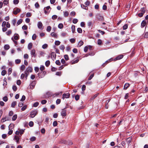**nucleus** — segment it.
Listing matches in <instances>:
<instances>
[{"label": "nucleus", "mask_w": 148, "mask_h": 148, "mask_svg": "<svg viewBox=\"0 0 148 148\" xmlns=\"http://www.w3.org/2000/svg\"><path fill=\"white\" fill-rule=\"evenodd\" d=\"M71 29L73 33H74L75 30V26L74 25H72L71 26Z\"/></svg>", "instance_id": "nucleus-28"}, {"label": "nucleus", "mask_w": 148, "mask_h": 148, "mask_svg": "<svg viewBox=\"0 0 148 148\" xmlns=\"http://www.w3.org/2000/svg\"><path fill=\"white\" fill-rule=\"evenodd\" d=\"M8 120V118L7 117H5V118H3L1 120V122H3L6 121Z\"/></svg>", "instance_id": "nucleus-13"}, {"label": "nucleus", "mask_w": 148, "mask_h": 148, "mask_svg": "<svg viewBox=\"0 0 148 148\" xmlns=\"http://www.w3.org/2000/svg\"><path fill=\"white\" fill-rule=\"evenodd\" d=\"M51 57L52 58V57L53 58L55 59L56 57V54L54 52H52L51 53Z\"/></svg>", "instance_id": "nucleus-11"}, {"label": "nucleus", "mask_w": 148, "mask_h": 148, "mask_svg": "<svg viewBox=\"0 0 148 148\" xmlns=\"http://www.w3.org/2000/svg\"><path fill=\"white\" fill-rule=\"evenodd\" d=\"M64 57L66 60H69V56L67 55H64Z\"/></svg>", "instance_id": "nucleus-49"}, {"label": "nucleus", "mask_w": 148, "mask_h": 148, "mask_svg": "<svg viewBox=\"0 0 148 148\" xmlns=\"http://www.w3.org/2000/svg\"><path fill=\"white\" fill-rule=\"evenodd\" d=\"M21 11L20 9L18 8H16V10H14L13 11V14L14 15H16Z\"/></svg>", "instance_id": "nucleus-5"}, {"label": "nucleus", "mask_w": 148, "mask_h": 148, "mask_svg": "<svg viewBox=\"0 0 148 148\" xmlns=\"http://www.w3.org/2000/svg\"><path fill=\"white\" fill-rule=\"evenodd\" d=\"M132 141V138L131 137L128 138L127 140L126 141L127 144L129 145L130 143Z\"/></svg>", "instance_id": "nucleus-14"}, {"label": "nucleus", "mask_w": 148, "mask_h": 148, "mask_svg": "<svg viewBox=\"0 0 148 148\" xmlns=\"http://www.w3.org/2000/svg\"><path fill=\"white\" fill-rule=\"evenodd\" d=\"M25 66L24 65H23L21 66V69L22 71H24L25 69Z\"/></svg>", "instance_id": "nucleus-60"}, {"label": "nucleus", "mask_w": 148, "mask_h": 148, "mask_svg": "<svg viewBox=\"0 0 148 148\" xmlns=\"http://www.w3.org/2000/svg\"><path fill=\"white\" fill-rule=\"evenodd\" d=\"M146 24V22L145 21H143L141 23V26L142 27H144Z\"/></svg>", "instance_id": "nucleus-21"}, {"label": "nucleus", "mask_w": 148, "mask_h": 148, "mask_svg": "<svg viewBox=\"0 0 148 148\" xmlns=\"http://www.w3.org/2000/svg\"><path fill=\"white\" fill-rule=\"evenodd\" d=\"M23 20L22 19H20L18 20L17 22V24L18 25H20L21 24Z\"/></svg>", "instance_id": "nucleus-40"}, {"label": "nucleus", "mask_w": 148, "mask_h": 148, "mask_svg": "<svg viewBox=\"0 0 148 148\" xmlns=\"http://www.w3.org/2000/svg\"><path fill=\"white\" fill-rule=\"evenodd\" d=\"M46 73V72L45 71H41V72L38 74V77L40 78H42L43 77Z\"/></svg>", "instance_id": "nucleus-2"}, {"label": "nucleus", "mask_w": 148, "mask_h": 148, "mask_svg": "<svg viewBox=\"0 0 148 148\" xmlns=\"http://www.w3.org/2000/svg\"><path fill=\"white\" fill-rule=\"evenodd\" d=\"M38 114V111L36 110H32L30 112V117L31 118L34 117Z\"/></svg>", "instance_id": "nucleus-1"}, {"label": "nucleus", "mask_w": 148, "mask_h": 148, "mask_svg": "<svg viewBox=\"0 0 148 148\" xmlns=\"http://www.w3.org/2000/svg\"><path fill=\"white\" fill-rule=\"evenodd\" d=\"M120 59V56L119 55L115 58H114V60L116 61L117 60H119Z\"/></svg>", "instance_id": "nucleus-39"}, {"label": "nucleus", "mask_w": 148, "mask_h": 148, "mask_svg": "<svg viewBox=\"0 0 148 148\" xmlns=\"http://www.w3.org/2000/svg\"><path fill=\"white\" fill-rule=\"evenodd\" d=\"M63 13L64 14V15L65 17L67 16L69 14L68 12L67 11L63 12Z\"/></svg>", "instance_id": "nucleus-27"}, {"label": "nucleus", "mask_w": 148, "mask_h": 148, "mask_svg": "<svg viewBox=\"0 0 148 148\" xmlns=\"http://www.w3.org/2000/svg\"><path fill=\"white\" fill-rule=\"evenodd\" d=\"M6 73V72L5 70H3L1 72V75L4 76Z\"/></svg>", "instance_id": "nucleus-47"}, {"label": "nucleus", "mask_w": 148, "mask_h": 148, "mask_svg": "<svg viewBox=\"0 0 148 148\" xmlns=\"http://www.w3.org/2000/svg\"><path fill=\"white\" fill-rule=\"evenodd\" d=\"M70 42L73 43L75 42V39L74 38H71L70 40Z\"/></svg>", "instance_id": "nucleus-61"}, {"label": "nucleus", "mask_w": 148, "mask_h": 148, "mask_svg": "<svg viewBox=\"0 0 148 148\" xmlns=\"http://www.w3.org/2000/svg\"><path fill=\"white\" fill-rule=\"evenodd\" d=\"M12 33V31L11 30H9L8 32H6V34L7 35H9Z\"/></svg>", "instance_id": "nucleus-29"}, {"label": "nucleus", "mask_w": 148, "mask_h": 148, "mask_svg": "<svg viewBox=\"0 0 148 148\" xmlns=\"http://www.w3.org/2000/svg\"><path fill=\"white\" fill-rule=\"evenodd\" d=\"M77 31L79 33H81L82 32V29L80 28H78L77 29Z\"/></svg>", "instance_id": "nucleus-37"}, {"label": "nucleus", "mask_w": 148, "mask_h": 148, "mask_svg": "<svg viewBox=\"0 0 148 148\" xmlns=\"http://www.w3.org/2000/svg\"><path fill=\"white\" fill-rule=\"evenodd\" d=\"M37 25L38 28L41 29L43 26V25L42 22L40 21H39L38 22Z\"/></svg>", "instance_id": "nucleus-10"}, {"label": "nucleus", "mask_w": 148, "mask_h": 148, "mask_svg": "<svg viewBox=\"0 0 148 148\" xmlns=\"http://www.w3.org/2000/svg\"><path fill=\"white\" fill-rule=\"evenodd\" d=\"M70 94L69 93H64L62 95V98L64 99V98H68L69 97Z\"/></svg>", "instance_id": "nucleus-4"}, {"label": "nucleus", "mask_w": 148, "mask_h": 148, "mask_svg": "<svg viewBox=\"0 0 148 148\" xmlns=\"http://www.w3.org/2000/svg\"><path fill=\"white\" fill-rule=\"evenodd\" d=\"M98 94L97 93L92 96L90 98V99L93 100L98 95Z\"/></svg>", "instance_id": "nucleus-26"}, {"label": "nucleus", "mask_w": 148, "mask_h": 148, "mask_svg": "<svg viewBox=\"0 0 148 148\" xmlns=\"http://www.w3.org/2000/svg\"><path fill=\"white\" fill-rule=\"evenodd\" d=\"M55 44L56 45H59L60 43V42L58 40H56L55 42Z\"/></svg>", "instance_id": "nucleus-41"}, {"label": "nucleus", "mask_w": 148, "mask_h": 148, "mask_svg": "<svg viewBox=\"0 0 148 148\" xmlns=\"http://www.w3.org/2000/svg\"><path fill=\"white\" fill-rule=\"evenodd\" d=\"M67 108V107H66L63 109L62 110V112H61V115L63 116H65L66 115V111L65 110Z\"/></svg>", "instance_id": "nucleus-3"}, {"label": "nucleus", "mask_w": 148, "mask_h": 148, "mask_svg": "<svg viewBox=\"0 0 148 148\" xmlns=\"http://www.w3.org/2000/svg\"><path fill=\"white\" fill-rule=\"evenodd\" d=\"M63 27V24L62 23H60L58 25V27L60 29H62Z\"/></svg>", "instance_id": "nucleus-32"}, {"label": "nucleus", "mask_w": 148, "mask_h": 148, "mask_svg": "<svg viewBox=\"0 0 148 148\" xmlns=\"http://www.w3.org/2000/svg\"><path fill=\"white\" fill-rule=\"evenodd\" d=\"M60 49L64 50L65 49L64 46V45H62L60 46Z\"/></svg>", "instance_id": "nucleus-54"}, {"label": "nucleus", "mask_w": 148, "mask_h": 148, "mask_svg": "<svg viewBox=\"0 0 148 148\" xmlns=\"http://www.w3.org/2000/svg\"><path fill=\"white\" fill-rule=\"evenodd\" d=\"M12 89L14 91H16L17 90V88L15 85H13L12 86Z\"/></svg>", "instance_id": "nucleus-48"}, {"label": "nucleus", "mask_w": 148, "mask_h": 148, "mask_svg": "<svg viewBox=\"0 0 148 148\" xmlns=\"http://www.w3.org/2000/svg\"><path fill=\"white\" fill-rule=\"evenodd\" d=\"M23 105L24 104L23 102H20L18 103V106L19 107H21L23 106Z\"/></svg>", "instance_id": "nucleus-45"}, {"label": "nucleus", "mask_w": 148, "mask_h": 148, "mask_svg": "<svg viewBox=\"0 0 148 148\" xmlns=\"http://www.w3.org/2000/svg\"><path fill=\"white\" fill-rule=\"evenodd\" d=\"M33 69L31 67H28L27 68L26 71V72H29L30 73L32 72Z\"/></svg>", "instance_id": "nucleus-8"}, {"label": "nucleus", "mask_w": 148, "mask_h": 148, "mask_svg": "<svg viewBox=\"0 0 148 148\" xmlns=\"http://www.w3.org/2000/svg\"><path fill=\"white\" fill-rule=\"evenodd\" d=\"M78 22V20L77 19L75 18L73 19V23L75 24L76 23Z\"/></svg>", "instance_id": "nucleus-63"}, {"label": "nucleus", "mask_w": 148, "mask_h": 148, "mask_svg": "<svg viewBox=\"0 0 148 148\" xmlns=\"http://www.w3.org/2000/svg\"><path fill=\"white\" fill-rule=\"evenodd\" d=\"M31 54L33 56L36 57V55L35 54V50L34 49L32 50L31 51Z\"/></svg>", "instance_id": "nucleus-12"}, {"label": "nucleus", "mask_w": 148, "mask_h": 148, "mask_svg": "<svg viewBox=\"0 0 148 148\" xmlns=\"http://www.w3.org/2000/svg\"><path fill=\"white\" fill-rule=\"evenodd\" d=\"M79 60L78 59H76V60L74 61H71V64H74L78 62Z\"/></svg>", "instance_id": "nucleus-33"}, {"label": "nucleus", "mask_w": 148, "mask_h": 148, "mask_svg": "<svg viewBox=\"0 0 148 148\" xmlns=\"http://www.w3.org/2000/svg\"><path fill=\"white\" fill-rule=\"evenodd\" d=\"M68 142L67 141H66V140H61L60 143H64L65 144H67V143Z\"/></svg>", "instance_id": "nucleus-22"}, {"label": "nucleus", "mask_w": 148, "mask_h": 148, "mask_svg": "<svg viewBox=\"0 0 148 148\" xmlns=\"http://www.w3.org/2000/svg\"><path fill=\"white\" fill-rule=\"evenodd\" d=\"M33 125H34V123H33V122L32 121H30L29 123V125L30 127H32L33 126Z\"/></svg>", "instance_id": "nucleus-53"}, {"label": "nucleus", "mask_w": 148, "mask_h": 148, "mask_svg": "<svg viewBox=\"0 0 148 148\" xmlns=\"http://www.w3.org/2000/svg\"><path fill=\"white\" fill-rule=\"evenodd\" d=\"M55 63L57 65H60L61 64L59 60H56Z\"/></svg>", "instance_id": "nucleus-57"}, {"label": "nucleus", "mask_w": 148, "mask_h": 148, "mask_svg": "<svg viewBox=\"0 0 148 148\" xmlns=\"http://www.w3.org/2000/svg\"><path fill=\"white\" fill-rule=\"evenodd\" d=\"M58 125L57 122L56 121H54L53 123V125L54 127Z\"/></svg>", "instance_id": "nucleus-56"}, {"label": "nucleus", "mask_w": 148, "mask_h": 148, "mask_svg": "<svg viewBox=\"0 0 148 148\" xmlns=\"http://www.w3.org/2000/svg\"><path fill=\"white\" fill-rule=\"evenodd\" d=\"M17 118V115L16 114L14 115L12 118V120L13 121H15Z\"/></svg>", "instance_id": "nucleus-31"}, {"label": "nucleus", "mask_w": 148, "mask_h": 148, "mask_svg": "<svg viewBox=\"0 0 148 148\" xmlns=\"http://www.w3.org/2000/svg\"><path fill=\"white\" fill-rule=\"evenodd\" d=\"M36 138L34 136H33L30 138V141H34L36 140Z\"/></svg>", "instance_id": "nucleus-55"}, {"label": "nucleus", "mask_w": 148, "mask_h": 148, "mask_svg": "<svg viewBox=\"0 0 148 148\" xmlns=\"http://www.w3.org/2000/svg\"><path fill=\"white\" fill-rule=\"evenodd\" d=\"M45 65L46 66L48 67L50 64V62L49 60L47 61L45 63Z\"/></svg>", "instance_id": "nucleus-23"}, {"label": "nucleus", "mask_w": 148, "mask_h": 148, "mask_svg": "<svg viewBox=\"0 0 148 148\" xmlns=\"http://www.w3.org/2000/svg\"><path fill=\"white\" fill-rule=\"evenodd\" d=\"M51 27L50 26H48L47 27V31L48 32H50L51 30Z\"/></svg>", "instance_id": "nucleus-42"}, {"label": "nucleus", "mask_w": 148, "mask_h": 148, "mask_svg": "<svg viewBox=\"0 0 148 148\" xmlns=\"http://www.w3.org/2000/svg\"><path fill=\"white\" fill-rule=\"evenodd\" d=\"M130 85V84L128 83H125L124 85L123 89L125 90L127 89L129 86Z\"/></svg>", "instance_id": "nucleus-9"}, {"label": "nucleus", "mask_w": 148, "mask_h": 148, "mask_svg": "<svg viewBox=\"0 0 148 148\" xmlns=\"http://www.w3.org/2000/svg\"><path fill=\"white\" fill-rule=\"evenodd\" d=\"M14 140H16V141L17 143L18 144L19 143V138L18 136H15L14 138Z\"/></svg>", "instance_id": "nucleus-7"}, {"label": "nucleus", "mask_w": 148, "mask_h": 148, "mask_svg": "<svg viewBox=\"0 0 148 148\" xmlns=\"http://www.w3.org/2000/svg\"><path fill=\"white\" fill-rule=\"evenodd\" d=\"M32 47V43H29L28 46V48L29 49H31Z\"/></svg>", "instance_id": "nucleus-20"}, {"label": "nucleus", "mask_w": 148, "mask_h": 148, "mask_svg": "<svg viewBox=\"0 0 148 148\" xmlns=\"http://www.w3.org/2000/svg\"><path fill=\"white\" fill-rule=\"evenodd\" d=\"M14 124H10L9 126V129L10 128L12 129V128L14 127Z\"/></svg>", "instance_id": "nucleus-44"}, {"label": "nucleus", "mask_w": 148, "mask_h": 148, "mask_svg": "<svg viewBox=\"0 0 148 148\" xmlns=\"http://www.w3.org/2000/svg\"><path fill=\"white\" fill-rule=\"evenodd\" d=\"M4 48V49L6 50L9 49L10 48V46L8 45H5Z\"/></svg>", "instance_id": "nucleus-16"}, {"label": "nucleus", "mask_w": 148, "mask_h": 148, "mask_svg": "<svg viewBox=\"0 0 148 148\" xmlns=\"http://www.w3.org/2000/svg\"><path fill=\"white\" fill-rule=\"evenodd\" d=\"M81 7L83 9H85V10H87L88 9V7L86 6H85L83 4H81Z\"/></svg>", "instance_id": "nucleus-24"}, {"label": "nucleus", "mask_w": 148, "mask_h": 148, "mask_svg": "<svg viewBox=\"0 0 148 148\" xmlns=\"http://www.w3.org/2000/svg\"><path fill=\"white\" fill-rule=\"evenodd\" d=\"M102 43V41L101 39H99L97 41V44L99 45H101Z\"/></svg>", "instance_id": "nucleus-62"}, {"label": "nucleus", "mask_w": 148, "mask_h": 148, "mask_svg": "<svg viewBox=\"0 0 148 148\" xmlns=\"http://www.w3.org/2000/svg\"><path fill=\"white\" fill-rule=\"evenodd\" d=\"M79 99V95H77L75 96V99L76 101L78 100Z\"/></svg>", "instance_id": "nucleus-46"}, {"label": "nucleus", "mask_w": 148, "mask_h": 148, "mask_svg": "<svg viewBox=\"0 0 148 148\" xmlns=\"http://www.w3.org/2000/svg\"><path fill=\"white\" fill-rule=\"evenodd\" d=\"M84 42L83 41L80 40L78 43V47H80L83 45Z\"/></svg>", "instance_id": "nucleus-15"}, {"label": "nucleus", "mask_w": 148, "mask_h": 148, "mask_svg": "<svg viewBox=\"0 0 148 148\" xmlns=\"http://www.w3.org/2000/svg\"><path fill=\"white\" fill-rule=\"evenodd\" d=\"M51 36L55 38H57L58 36L55 33L53 32L51 33Z\"/></svg>", "instance_id": "nucleus-19"}, {"label": "nucleus", "mask_w": 148, "mask_h": 148, "mask_svg": "<svg viewBox=\"0 0 148 148\" xmlns=\"http://www.w3.org/2000/svg\"><path fill=\"white\" fill-rule=\"evenodd\" d=\"M128 27V25L127 24H125L123 26V30H125L127 29Z\"/></svg>", "instance_id": "nucleus-30"}, {"label": "nucleus", "mask_w": 148, "mask_h": 148, "mask_svg": "<svg viewBox=\"0 0 148 148\" xmlns=\"http://www.w3.org/2000/svg\"><path fill=\"white\" fill-rule=\"evenodd\" d=\"M27 107V105H24L21 108V110L22 111H24L26 109Z\"/></svg>", "instance_id": "nucleus-25"}, {"label": "nucleus", "mask_w": 148, "mask_h": 148, "mask_svg": "<svg viewBox=\"0 0 148 148\" xmlns=\"http://www.w3.org/2000/svg\"><path fill=\"white\" fill-rule=\"evenodd\" d=\"M39 103L38 102H36L34 103L33 105V106L34 107H37L39 105Z\"/></svg>", "instance_id": "nucleus-43"}, {"label": "nucleus", "mask_w": 148, "mask_h": 148, "mask_svg": "<svg viewBox=\"0 0 148 148\" xmlns=\"http://www.w3.org/2000/svg\"><path fill=\"white\" fill-rule=\"evenodd\" d=\"M140 11H141V12H142L143 14H144L146 10L145 9V8H141Z\"/></svg>", "instance_id": "nucleus-52"}, {"label": "nucleus", "mask_w": 148, "mask_h": 148, "mask_svg": "<svg viewBox=\"0 0 148 148\" xmlns=\"http://www.w3.org/2000/svg\"><path fill=\"white\" fill-rule=\"evenodd\" d=\"M3 100L5 102H6L8 100V97L6 96H5L3 98Z\"/></svg>", "instance_id": "nucleus-58"}, {"label": "nucleus", "mask_w": 148, "mask_h": 148, "mask_svg": "<svg viewBox=\"0 0 148 148\" xmlns=\"http://www.w3.org/2000/svg\"><path fill=\"white\" fill-rule=\"evenodd\" d=\"M15 63L16 64H20L21 62V60L20 59H16L15 60Z\"/></svg>", "instance_id": "nucleus-34"}, {"label": "nucleus", "mask_w": 148, "mask_h": 148, "mask_svg": "<svg viewBox=\"0 0 148 148\" xmlns=\"http://www.w3.org/2000/svg\"><path fill=\"white\" fill-rule=\"evenodd\" d=\"M37 37L36 35V34H34L32 36V39L33 40H35Z\"/></svg>", "instance_id": "nucleus-38"}, {"label": "nucleus", "mask_w": 148, "mask_h": 148, "mask_svg": "<svg viewBox=\"0 0 148 148\" xmlns=\"http://www.w3.org/2000/svg\"><path fill=\"white\" fill-rule=\"evenodd\" d=\"M16 103L17 102L16 101H13L11 104V106L12 108L14 107L15 106L16 104Z\"/></svg>", "instance_id": "nucleus-18"}, {"label": "nucleus", "mask_w": 148, "mask_h": 148, "mask_svg": "<svg viewBox=\"0 0 148 148\" xmlns=\"http://www.w3.org/2000/svg\"><path fill=\"white\" fill-rule=\"evenodd\" d=\"M51 9L50 7L49 6H48L45 8H44L45 13V14H47L48 13V10L49 9Z\"/></svg>", "instance_id": "nucleus-6"}, {"label": "nucleus", "mask_w": 148, "mask_h": 148, "mask_svg": "<svg viewBox=\"0 0 148 148\" xmlns=\"http://www.w3.org/2000/svg\"><path fill=\"white\" fill-rule=\"evenodd\" d=\"M12 71V69L11 68H9L8 70V75H10L11 74Z\"/></svg>", "instance_id": "nucleus-36"}, {"label": "nucleus", "mask_w": 148, "mask_h": 148, "mask_svg": "<svg viewBox=\"0 0 148 148\" xmlns=\"http://www.w3.org/2000/svg\"><path fill=\"white\" fill-rule=\"evenodd\" d=\"M129 39V38H127L125 40H123V39L122 41L121 42V44L123 43L124 42H127L128 41Z\"/></svg>", "instance_id": "nucleus-50"}, {"label": "nucleus", "mask_w": 148, "mask_h": 148, "mask_svg": "<svg viewBox=\"0 0 148 148\" xmlns=\"http://www.w3.org/2000/svg\"><path fill=\"white\" fill-rule=\"evenodd\" d=\"M88 49V47H87L86 46L85 47L84 49V51L85 52H87Z\"/></svg>", "instance_id": "nucleus-64"}, {"label": "nucleus", "mask_w": 148, "mask_h": 148, "mask_svg": "<svg viewBox=\"0 0 148 148\" xmlns=\"http://www.w3.org/2000/svg\"><path fill=\"white\" fill-rule=\"evenodd\" d=\"M25 129H24V130H20V129H18V130L19 131V133L21 135V136H19L20 137L22 134H23L24 132V130H25Z\"/></svg>", "instance_id": "nucleus-17"}, {"label": "nucleus", "mask_w": 148, "mask_h": 148, "mask_svg": "<svg viewBox=\"0 0 148 148\" xmlns=\"http://www.w3.org/2000/svg\"><path fill=\"white\" fill-rule=\"evenodd\" d=\"M16 34V35H14V39L15 40H17L19 38L18 35L17 34Z\"/></svg>", "instance_id": "nucleus-35"}, {"label": "nucleus", "mask_w": 148, "mask_h": 148, "mask_svg": "<svg viewBox=\"0 0 148 148\" xmlns=\"http://www.w3.org/2000/svg\"><path fill=\"white\" fill-rule=\"evenodd\" d=\"M36 8H38L40 7V5L38 2H36L35 4Z\"/></svg>", "instance_id": "nucleus-51"}, {"label": "nucleus", "mask_w": 148, "mask_h": 148, "mask_svg": "<svg viewBox=\"0 0 148 148\" xmlns=\"http://www.w3.org/2000/svg\"><path fill=\"white\" fill-rule=\"evenodd\" d=\"M25 74H23V73L21 75V79H24L25 78Z\"/></svg>", "instance_id": "nucleus-59"}]
</instances>
